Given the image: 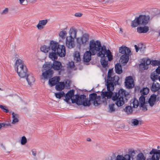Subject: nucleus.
Returning a JSON list of instances; mask_svg holds the SVG:
<instances>
[{
    "label": "nucleus",
    "instance_id": "39",
    "mask_svg": "<svg viewBox=\"0 0 160 160\" xmlns=\"http://www.w3.org/2000/svg\"><path fill=\"white\" fill-rule=\"evenodd\" d=\"M146 158L142 152L139 153L137 157V160H145Z\"/></svg>",
    "mask_w": 160,
    "mask_h": 160
},
{
    "label": "nucleus",
    "instance_id": "40",
    "mask_svg": "<svg viewBox=\"0 0 160 160\" xmlns=\"http://www.w3.org/2000/svg\"><path fill=\"white\" fill-rule=\"evenodd\" d=\"M149 89L147 88H143L140 91V92L141 93V95L144 96V95H147L149 92Z\"/></svg>",
    "mask_w": 160,
    "mask_h": 160
},
{
    "label": "nucleus",
    "instance_id": "56",
    "mask_svg": "<svg viewBox=\"0 0 160 160\" xmlns=\"http://www.w3.org/2000/svg\"><path fill=\"white\" fill-rule=\"evenodd\" d=\"M0 126H1V128L2 127H5V123H0Z\"/></svg>",
    "mask_w": 160,
    "mask_h": 160
},
{
    "label": "nucleus",
    "instance_id": "1",
    "mask_svg": "<svg viewBox=\"0 0 160 160\" xmlns=\"http://www.w3.org/2000/svg\"><path fill=\"white\" fill-rule=\"evenodd\" d=\"M89 51H87L83 55V61L88 62L91 59V55H96L100 58V63L102 67L106 68L108 66V61H111L113 56L110 51L107 49L105 45H102L99 40H92L90 41Z\"/></svg>",
    "mask_w": 160,
    "mask_h": 160
},
{
    "label": "nucleus",
    "instance_id": "63",
    "mask_svg": "<svg viewBox=\"0 0 160 160\" xmlns=\"http://www.w3.org/2000/svg\"><path fill=\"white\" fill-rule=\"evenodd\" d=\"M38 0H33V2H36Z\"/></svg>",
    "mask_w": 160,
    "mask_h": 160
},
{
    "label": "nucleus",
    "instance_id": "3",
    "mask_svg": "<svg viewBox=\"0 0 160 160\" xmlns=\"http://www.w3.org/2000/svg\"><path fill=\"white\" fill-rule=\"evenodd\" d=\"M126 96V91L121 89L118 92H115L113 95L112 99L115 102V104L118 107L122 106L125 103L124 98Z\"/></svg>",
    "mask_w": 160,
    "mask_h": 160
},
{
    "label": "nucleus",
    "instance_id": "47",
    "mask_svg": "<svg viewBox=\"0 0 160 160\" xmlns=\"http://www.w3.org/2000/svg\"><path fill=\"white\" fill-rule=\"evenodd\" d=\"M160 64V62L159 61L155 60L152 61L151 65L154 66H159Z\"/></svg>",
    "mask_w": 160,
    "mask_h": 160
},
{
    "label": "nucleus",
    "instance_id": "27",
    "mask_svg": "<svg viewBox=\"0 0 160 160\" xmlns=\"http://www.w3.org/2000/svg\"><path fill=\"white\" fill-rule=\"evenodd\" d=\"M26 77H27V80L28 84L30 85H32L35 81V79L33 75L31 74H27Z\"/></svg>",
    "mask_w": 160,
    "mask_h": 160
},
{
    "label": "nucleus",
    "instance_id": "48",
    "mask_svg": "<svg viewBox=\"0 0 160 160\" xmlns=\"http://www.w3.org/2000/svg\"><path fill=\"white\" fill-rule=\"evenodd\" d=\"M9 12V9L6 8L4 9L1 12V14L2 15H5L7 14Z\"/></svg>",
    "mask_w": 160,
    "mask_h": 160
},
{
    "label": "nucleus",
    "instance_id": "23",
    "mask_svg": "<svg viewBox=\"0 0 160 160\" xmlns=\"http://www.w3.org/2000/svg\"><path fill=\"white\" fill-rule=\"evenodd\" d=\"M155 151L156 150H155V149L152 148V150L149 152V154L150 155H149L148 157L152 160H159L160 158L155 152Z\"/></svg>",
    "mask_w": 160,
    "mask_h": 160
},
{
    "label": "nucleus",
    "instance_id": "19",
    "mask_svg": "<svg viewBox=\"0 0 160 160\" xmlns=\"http://www.w3.org/2000/svg\"><path fill=\"white\" fill-rule=\"evenodd\" d=\"M151 90L153 92L158 91V94L160 95V85L158 83H153L151 87Z\"/></svg>",
    "mask_w": 160,
    "mask_h": 160
},
{
    "label": "nucleus",
    "instance_id": "46",
    "mask_svg": "<svg viewBox=\"0 0 160 160\" xmlns=\"http://www.w3.org/2000/svg\"><path fill=\"white\" fill-rule=\"evenodd\" d=\"M27 142V139L25 136H23L22 137L21 143L22 145H25Z\"/></svg>",
    "mask_w": 160,
    "mask_h": 160
},
{
    "label": "nucleus",
    "instance_id": "41",
    "mask_svg": "<svg viewBox=\"0 0 160 160\" xmlns=\"http://www.w3.org/2000/svg\"><path fill=\"white\" fill-rule=\"evenodd\" d=\"M67 34V32L65 30L61 31L59 33V37L62 39H64Z\"/></svg>",
    "mask_w": 160,
    "mask_h": 160
},
{
    "label": "nucleus",
    "instance_id": "17",
    "mask_svg": "<svg viewBox=\"0 0 160 160\" xmlns=\"http://www.w3.org/2000/svg\"><path fill=\"white\" fill-rule=\"evenodd\" d=\"M60 79L59 77H54L49 80V84L51 87L56 85L59 82Z\"/></svg>",
    "mask_w": 160,
    "mask_h": 160
},
{
    "label": "nucleus",
    "instance_id": "36",
    "mask_svg": "<svg viewBox=\"0 0 160 160\" xmlns=\"http://www.w3.org/2000/svg\"><path fill=\"white\" fill-rule=\"evenodd\" d=\"M124 111L127 114H131L132 112V107L129 106H126L124 109Z\"/></svg>",
    "mask_w": 160,
    "mask_h": 160
},
{
    "label": "nucleus",
    "instance_id": "7",
    "mask_svg": "<svg viewBox=\"0 0 160 160\" xmlns=\"http://www.w3.org/2000/svg\"><path fill=\"white\" fill-rule=\"evenodd\" d=\"M115 84H110L108 85V84H106L107 88L108 90L107 92H103L101 94V97L103 98L107 97V98H112L113 95L114 93H113L112 91L114 90V86Z\"/></svg>",
    "mask_w": 160,
    "mask_h": 160
},
{
    "label": "nucleus",
    "instance_id": "60",
    "mask_svg": "<svg viewBox=\"0 0 160 160\" xmlns=\"http://www.w3.org/2000/svg\"><path fill=\"white\" fill-rule=\"evenodd\" d=\"M146 160H152L149 157H148Z\"/></svg>",
    "mask_w": 160,
    "mask_h": 160
},
{
    "label": "nucleus",
    "instance_id": "16",
    "mask_svg": "<svg viewBox=\"0 0 160 160\" xmlns=\"http://www.w3.org/2000/svg\"><path fill=\"white\" fill-rule=\"evenodd\" d=\"M139 106L144 111L147 110L146 103L145 102V97L144 96L141 95L139 98Z\"/></svg>",
    "mask_w": 160,
    "mask_h": 160
},
{
    "label": "nucleus",
    "instance_id": "54",
    "mask_svg": "<svg viewBox=\"0 0 160 160\" xmlns=\"http://www.w3.org/2000/svg\"><path fill=\"white\" fill-rule=\"evenodd\" d=\"M134 47L135 48L136 52H138L139 50V48H138L137 46L136 45H134Z\"/></svg>",
    "mask_w": 160,
    "mask_h": 160
},
{
    "label": "nucleus",
    "instance_id": "59",
    "mask_svg": "<svg viewBox=\"0 0 160 160\" xmlns=\"http://www.w3.org/2000/svg\"><path fill=\"white\" fill-rule=\"evenodd\" d=\"M87 141L89 142L91 141V139L90 138H87Z\"/></svg>",
    "mask_w": 160,
    "mask_h": 160
},
{
    "label": "nucleus",
    "instance_id": "9",
    "mask_svg": "<svg viewBox=\"0 0 160 160\" xmlns=\"http://www.w3.org/2000/svg\"><path fill=\"white\" fill-rule=\"evenodd\" d=\"M49 68H53L56 70H60L59 72L61 71H63L64 69L61 63L59 61H54L53 64L50 63H46Z\"/></svg>",
    "mask_w": 160,
    "mask_h": 160
},
{
    "label": "nucleus",
    "instance_id": "32",
    "mask_svg": "<svg viewBox=\"0 0 160 160\" xmlns=\"http://www.w3.org/2000/svg\"><path fill=\"white\" fill-rule=\"evenodd\" d=\"M12 124H15L19 121V116L18 114L12 112Z\"/></svg>",
    "mask_w": 160,
    "mask_h": 160
},
{
    "label": "nucleus",
    "instance_id": "11",
    "mask_svg": "<svg viewBox=\"0 0 160 160\" xmlns=\"http://www.w3.org/2000/svg\"><path fill=\"white\" fill-rule=\"evenodd\" d=\"M125 83V86L128 88H132L134 87L133 79L131 76H128L126 78Z\"/></svg>",
    "mask_w": 160,
    "mask_h": 160
},
{
    "label": "nucleus",
    "instance_id": "30",
    "mask_svg": "<svg viewBox=\"0 0 160 160\" xmlns=\"http://www.w3.org/2000/svg\"><path fill=\"white\" fill-rule=\"evenodd\" d=\"M65 88V84L63 82H59L56 85L55 88L57 91H61Z\"/></svg>",
    "mask_w": 160,
    "mask_h": 160
},
{
    "label": "nucleus",
    "instance_id": "38",
    "mask_svg": "<svg viewBox=\"0 0 160 160\" xmlns=\"http://www.w3.org/2000/svg\"><path fill=\"white\" fill-rule=\"evenodd\" d=\"M128 158H129L128 155H125L123 156L122 155H118L117 156L116 160H128Z\"/></svg>",
    "mask_w": 160,
    "mask_h": 160
},
{
    "label": "nucleus",
    "instance_id": "33",
    "mask_svg": "<svg viewBox=\"0 0 160 160\" xmlns=\"http://www.w3.org/2000/svg\"><path fill=\"white\" fill-rule=\"evenodd\" d=\"M115 70L116 73L120 74L122 72L121 65L119 63H117L115 66Z\"/></svg>",
    "mask_w": 160,
    "mask_h": 160
},
{
    "label": "nucleus",
    "instance_id": "58",
    "mask_svg": "<svg viewBox=\"0 0 160 160\" xmlns=\"http://www.w3.org/2000/svg\"><path fill=\"white\" fill-rule=\"evenodd\" d=\"M19 3L20 4H22L23 2L25 1V0H19Z\"/></svg>",
    "mask_w": 160,
    "mask_h": 160
},
{
    "label": "nucleus",
    "instance_id": "28",
    "mask_svg": "<svg viewBox=\"0 0 160 160\" xmlns=\"http://www.w3.org/2000/svg\"><path fill=\"white\" fill-rule=\"evenodd\" d=\"M128 154H127L125 155H128L129 158H128V160H131V157L133 158L134 157L136 154V152L133 148H129L128 149Z\"/></svg>",
    "mask_w": 160,
    "mask_h": 160
},
{
    "label": "nucleus",
    "instance_id": "34",
    "mask_svg": "<svg viewBox=\"0 0 160 160\" xmlns=\"http://www.w3.org/2000/svg\"><path fill=\"white\" fill-rule=\"evenodd\" d=\"M74 60L76 62H79L81 60L79 52L77 51H75L74 54Z\"/></svg>",
    "mask_w": 160,
    "mask_h": 160
},
{
    "label": "nucleus",
    "instance_id": "24",
    "mask_svg": "<svg viewBox=\"0 0 160 160\" xmlns=\"http://www.w3.org/2000/svg\"><path fill=\"white\" fill-rule=\"evenodd\" d=\"M77 30L73 27H71L69 31V36L68 37L75 39L76 37Z\"/></svg>",
    "mask_w": 160,
    "mask_h": 160
},
{
    "label": "nucleus",
    "instance_id": "15",
    "mask_svg": "<svg viewBox=\"0 0 160 160\" xmlns=\"http://www.w3.org/2000/svg\"><path fill=\"white\" fill-rule=\"evenodd\" d=\"M141 25H145L147 24L149 21L150 17L149 15H140L138 17Z\"/></svg>",
    "mask_w": 160,
    "mask_h": 160
},
{
    "label": "nucleus",
    "instance_id": "31",
    "mask_svg": "<svg viewBox=\"0 0 160 160\" xmlns=\"http://www.w3.org/2000/svg\"><path fill=\"white\" fill-rule=\"evenodd\" d=\"M140 25H141V23L138 17H136L131 23V26L132 27H136Z\"/></svg>",
    "mask_w": 160,
    "mask_h": 160
},
{
    "label": "nucleus",
    "instance_id": "26",
    "mask_svg": "<svg viewBox=\"0 0 160 160\" xmlns=\"http://www.w3.org/2000/svg\"><path fill=\"white\" fill-rule=\"evenodd\" d=\"M137 32L139 33H146L149 30L148 27H140L137 28Z\"/></svg>",
    "mask_w": 160,
    "mask_h": 160
},
{
    "label": "nucleus",
    "instance_id": "2",
    "mask_svg": "<svg viewBox=\"0 0 160 160\" xmlns=\"http://www.w3.org/2000/svg\"><path fill=\"white\" fill-rule=\"evenodd\" d=\"M14 68L18 76L21 78L26 77L28 74V69L24 62L20 59H17L14 64Z\"/></svg>",
    "mask_w": 160,
    "mask_h": 160
},
{
    "label": "nucleus",
    "instance_id": "64",
    "mask_svg": "<svg viewBox=\"0 0 160 160\" xmlns=\"http://www.w3.org/2000/svg\"><path fill=\"white\" fill-rule=\"evenodd\" d=\"M1 145L3 147H4V146L3 145V144L2 143V144H1Z\"/></svg>",
    "mask_w": 160,
    "mask_h": 160
},
{
    "label": "nucleus",
    "instance_id": "44",
    "mask_svg": "<svg viewBox=\"0 0 160 160\" xmlns=\"http://www.w3.org/2000/svg\"><path fill=\"white\" fill-rule=\"evenodd\" d=\"M55 95L57 98H61L62 97L65 96V93L63 92H61L55 93Z\"/></svg>",
    "mask_w": 160,
    "mask_h": 160
},
{
    "label": "nucleus",
    "instance_id": "14",
    "mask_svg": "<svg viewBox=\"0 0 160 160\" xmlns=\"http://www.w3.org/2000/svg\"><path fill=\"white\" fill-rule=\"evenodd\" d=\"M66 46L69 48L71 49L73 48L75 46L74 39L67 37L65 42Z\"/></svg>",
    "mask_w": 160,
    "mask_h": 160
},
{
    "label": "nucleus",
    "instance_id": "57",
    "mask_svg": "<svg viewBox=\"0 0 160 160\" xmlns=\"http://www.w3.org/2000/svg\"><path fill=\"white\" fill-rule=\"evenodd\" d=\"M5 127H7L8 126H10V127L11 126V125L10 123H5Z\"/></svg>",
    "mask_w": 160,
    "mask_h": 160
},
{
    "label": "nucleus",
    "instance_id": "18",
    "mask_svg": "<svg viewBox=\"0 0 160 160\" xmlns=\"http://www.w3.org/2000/svg\"><path fill=\"white\" fill-rule=\"evenodd\" d=\"M74 91L73 90H70L66 94L65 96V99L66 102H68L70 99H71V100L72 99H75L74 97H73V98H72V97L74 94Z\"/></svg>",
    "mask_w": 160,
    "mask_h": 160
},
{
    "label": "nucleus",
    "instance_id": "29",
    "mask_svg": "<svg viewBox=\"0 0 160 160\" xmlns=\"http://www.w3.org/2000/svg\"><path fill=\"white\" fill-rule=\"evenodd\" d=\"M156 100V96L155 95L152 94L149 99L148 103L151 107H152L155 104Z\"/></svg>",
    "mask_w": 160,
    "mask_h": 160
},
{
    "label": "nucleus",
    "instance_id": "12",
    "mask_svg": "<svg viewBox=\"0 0 160 160\" xmlns=\"http://www.w3.org/2000/svg\"><path fill=\"white\" fill-rule=\"evenodd\" d=\"M151 78L153 81L159 79L160 82V66H158L156 70L151 73Z\"/></svg>",
    "mask_w": 160,
    "mask_h": 160
},
{
    "label": "nucleus",
    "instance_id": "45",
    "mask_svg": "<svg viewBox=\"0 0 160 160\" xmlns=\"http://www.w3.org/2000/svg\"><path fill=\"white\" fill-rule=\"evenodd\" d=\"M132 104L133 105V107L134 108H137L138 106L139 103L137 100L134 99L132 102Z\"/></svg>",
    "mask_w": 160,
    "mask_h": 160
},
{
    "label": "nucleus",
    "instance_id": "5",
    "mask_svg": "<svg viewBox=\"0 0 160 160\" xmlns=\"http://www.w3.org/2000/svg\"><path fill=\"white\" fill-rule=\"evenodd\" d=\"M74 97L75 99H72V103H76L78 105H83L85 107H89L91 104L90 101L86 98V96L84 95L80 96L77 95Z\"/></svg>",
    "mask_w": 160,
    "mask_h": 160
},
{
    "label": "nucleus",
    "instance_id": "61",
    "mask_svg": "<svg viewBox=\"0 0 160 160\" xmlns=\"http://www.w3.org/2000/svg\"><path fill=\"white\" fill-rule=\"evenodd\" d=\"M120 31L121 32V33H122V28H120Z\"/></svg>",
    "mask_w": 160,
    "mask_h": 160
},
{
    "label": "nucleus",
    "instance_id": "49",
    "mask_svg": "<svg viewBox=\"0 0 160 160\" xmlns=\"http://www.w3.org/2000/svg\"><path fill=\"white\" fill-rule=\"evenodd\" d=\"M139 48L140 51L141 52H143L145 50L146 47L145 45L142 44L139 46Z\"/></svg>",
    "mask_w": 160,
    "mask_h": 160
},
{
    "label": "nucleus",
    "instance_id": "4",
    "mask_svg": "<svg viewBox=\"0 0 160 160\" xmlns=\"http://www.w3.org/2000/svg\"><path fill=\"white\" fill-rule=\"evenodd\" d=\"M51 49L60 57H64L66 55V48L64 45H60L58 43L52 41L50 42Z\"/></svg>",
    "mask_w": 160,
    "mask_h": 160
},
{
    "label": "nucleus",
    "instance_id": "43",
    "mask_svg": "<svg viewBox=\"0 0 160 160\" xmlns=\"http://www.w3.org/2000/svg\"><path fill=\"white\" fill-rule=\"evenodd\" d=\"M132 125V126H137L139 123V121L136 119H132L131 120Z\"/></svg>",
    "mask_w": 160,
    "mask_h": 160
},
{
    "label": "nucleus",
    "instance_id": "35",
    "mask_svg": "<svg viewBox=\"0 0 160 160\" xmlns=\"http://www.w3.org/2000/svg\"><path fill=\"white\" fill-rule=\"evenodd\" d=\"M58 55L57 52H51L49 53V57L53 61H55L56 59H57L58 58Z\"/></svg>",
    "mask_w": 160,
    "mask_h": 160
},
{
    "label": "nucleus",
    "instance_id": "21",
    "mask_svg": "<svg viewBox=\"0 0 160 160\" xmlns=\"http://www.w3.org/2000/svg\"><path fill=\"white\" fill-rule=\"evenodd\" d=\"M151 62L152 61L150 59H147L140 64V67L142 69H147L148 68V65L150 64H151Z\"/></svg>",
    "mask_w": 160,
    "mask_h": 160
},
{
    "label": "nucleus",
    "instance_id": "50",
    "mask_svg": "<svg viewBox=\"0 0 160 160\" xmlns=\"http://www.w3.org/2000/svg\"><path fill=\"white\" fill-rule=\"evenodd\" d=\"M0 108L4 112H8L9 110L7 109L6 106H3L2 105H0Z\"/></svg>",
    "mask_w": 160,
    "mask_h": 160
},
{
    "label": "nucleus",
    "instance_id": "53",
    "mask_svg": "<svg viewBox=\"0 0 160 160\" xmlns=\"http://www.w3.org/2000/svg\"><path fill=\"white\" fill-rule=\"evenodd\" d=\"M155 150H156L155 151V152L158 155V156L159 157V158H160V150L155 149Z\"/></svg>",
    "mask_w": 160,
    "mask_h": 160
},
{
    "label": "nucleus",
    "instance_id": "22",
    "mask_svg": "<svg viewBox=\"0 0 160 160\" xmlns=\"http://www.w3.org/2000/svg\"><path fill=\"white\" fill-rule=\"evenodd\" d=\"M119 52L121 54H129L131 52V51L130 49L126 46H122L119 48Z\"/></svg>",
    "mask_w": 160,
    "mask_h": 160
},
{
    "label": "nucleus",
    "instance_id": "42",
    "mask_svg": "<svg viewBox=\"0 0 160 160\" xmlns=\"http://www.w3.org/2000/svg\"><path fill=\"white\" fill-rule=\"evenodd\" d=\"M115 104L114 103H112L109 105V112H112L115 111L116 110L115 108Z\"/></svg>",
    "mask_w": 160,
    "mask_h": 160
},
{
    "label": "nucleus",
    "instance_id": "8",
    "mask_svg": "<svg viewBox=\"0 0 160 160\" xmlns=\"http://www.w3.org/2000/svg\"><path fill=\"white\" fill-rule=\"evenodd\" d=\"M48 65L46 63L43 66V68L45 70L42 74V76L43 78H41V79H47L48 78L51 77L53 73V70H51L50 68H49L48 67Z\"/></svg>",
    "mask_w": 160,
    "mask_h": 160
},
{
    "label": "nucleus",
    "instance_id": "10",
    "mask_svg": "<svg viewBox=\"0 0 160 160\" xmlns=\"http://www.w3.org/2000/svg\"><path fill=\"white\" fill-rule=\"evenodd\" d=\"M89 99L88 100L90 101V103L91 101H93V104L95 106H98L100 104L101 97L97 96L96 93L90 94L89 95Z\"/></svg>",
    "mask_w": 160,
    "mask_h": 160
},
{
    "label": "nucleus",
    "instance_id": "51",
    "mask_svg": "<svg viewBox=\"0 0 160 160\" xmlns=\"http://www.w3.org/2000/svg\"><path fill=\"white\" fill-rule=\"evenodd\" d=\"M74 65V63L73 62H69L68 64V67L71 68H73Z\"/></svg>",
    "mask_w": 160,
    "mask_h": 160
},
{
    "label": "nucleus",
    "instance_id": "37",
    "mask_svg": "<svg viewBox=\"0 0 160 160\" xmlns=\"http://www.w3.org/2000/svg\"><path fill=\"white\" fill-rule=\"evenodd\" d=\"M50 48L51 49L50 46L49 47L44 45L40 49L42 51L45 53H47L50 50Z\"/></svg>",
    "mask_w": 160,
    "mask_h": 160
},
{
    "label": "nucleus",
    "instance_id": "20",
    "mask_svg": "<svg viewBox=\"0 0 160 160\" xmlns=\"http://www.w3.org/2000/svg\"><path fill=\"white\" fill-rule=\"evenodd\" d=\"M48 22L47 19L40 20L39 21L38 24L37 25L36 27L39 30L43 29L45 26L46 25Z\"/></svg>",
    "mask_w": 160,
    "mask_h": 160
},
{
    "label": "nucleus",
    "instance_id": "25",
    "mask_svg": "<svg viewBox=\"0 0 160 160\" xmlns=\"http://www.w3.org/2000/svg\"><path fill=\"white\" fill-rule=\"evenodd\" d=\"M129 54H124L121 56L120 58L121 62L123 65H125L128 62Z\"/></svg>",
    "mask_w": 160,
    "mask_h": 160
},
{
    "label": "nucleus",
    "instance_id": "55",
    "mask_svg": "<svg viewBox=\"0 0 160 160\" xmlns=\"http://www.w3.org/2000/svg\"><path fill=\"white\" fill-rule=\"evenodd\" d=\"M32 154L34 156H36L37 154V152L35 151H32Z\"/></svg>",
    "mask_w": 160,
    "mask_h": 160
},
{
    "label": "nucleus",
    "instance_id": "52",
    "mask_svg": "<svg viewBox=\"0 0 160 160\" xmlns=\"http://www.w3.org/2000/svg\"><path fill=\"white\" fill-rule=\"evenodd\" d=\"M82 15V14L81 12H77L75 14L74 16L78 17H81Z\"/></svg>",
    "mask_w": 160,
    "mask_h": 160
},
{
    "label": "nucleus",
    "instance_id": "62",
    "mask_svg": "<svg viewBox=\"0 0 160 160\" xmlns=\"http://www.w3.org/2000/svg\"><path fill=\"white\" fill-rule=\"evenodd\" d=\"M158 33H159V35L160 36V30H159V31L158 32Z\"/></svg>",
    "mask_w": 160,
    "mask_h": 160
},
{
    "label": "nucleus",
    "instance_id": "13",
    "mask_svg": "<svg viewBox=\"0 0 160 160\" xmlns=\"http://www.w3.org/2000/svg\"><path fill=\"white\" fill-rule=\"evenodd\" d=\"M89 35L86 33L83 35L81 38H78L77 39V43L81 45L82 44L84 45L86 44L89 39Z\"/></svg>",
    "mask_w": 160,
    "mask_h": 160
},
{
    "label": "nucleus",
    "instance_id": "6",
    "mask_svg": "<svg viewBox=\"0 0 160 160\" xmlns=\"http://www.w3.org/2000/svg\"><path fill=\"white\" fill-rule=\"evenodd\" d=\"M113 70L112 69H109L108 71L106 83L108 84V85L110 84L115 85L118 84L119 77L117 76H113Z\"/></svg>",
    "mask_w": 160,
    "mask_h": 160
}]
</instances>
